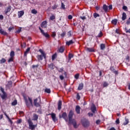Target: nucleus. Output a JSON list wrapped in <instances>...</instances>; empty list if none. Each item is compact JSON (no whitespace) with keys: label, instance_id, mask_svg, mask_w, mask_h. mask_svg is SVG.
Returning <instances> with one entry per match:
<instances>
[{"label":"nucleus","instance_id":"32","mask_svg":"<svg viewBox=\"0 0 130 130\" xmlns=\"http://www.w3.org/2000/svg\"><path fill=\"white\" fill-rule=\"evenodd\" d=\"M31 13L34 14V15H36V14H37V10H36V9H32L31 10Z\"/></svg>","mask_w":130,"mask_h":130},{"label":"nucleus","instance_id":"43","mask_svg":"<svg viewBox=\"0 0 130 130\" xmlns=\"http://www.w3.org/2000/svg\"><path fill=\"white\" fill-rule=\"evenodd\" d=\"M21 122H22V119H19L16 121V123H17L18 124L21 123Z\"/></svg>","mask_w":130,"mask_h":130},{"label":"nucleus","instance_id":"13","mask_svg":"<svg viewBox=\"0 0 130 130\" xmlns=\"http://www.w3.org/2000/svg\"><path fill=\"white\" fill-rule=\"evenodd\" d=\"M24 12L23 11H19L18 12V18H21V17H22L24 15Z\"/></svg>","mask_w":130,"mask_h":130},{"label":"nucleus","instance_id":"29","mask_svg":"<svg viewBox=\"0 0 130 130\" xmlns=\"http://www.w3.org/2000/svg\"><path fill=\"white\" fill-rule=\"evenodd\" d=\"M112 24L116 25L117 24V19H114L112 21Z\"/></svg>","mask_w":130,"mask_h":130},{"label":"nucleus","instance_id":"5","mask_svg":"<svg viewBox=\"0 0 130 130\" xmlns=\"http://www.w3.org/2000/svg\"><path fill=\"white\" fill-rule=\"evenodd\" d=\"M82 124L83 126L85 127H87V126H89L90 123L88 120L84 119L83 121H82Z\"/></svg>","mask_w":130,"mask_h":130},{"label":"nucleus","instance_id":"30","mask_svg":"<svg viewBox=\"0 0 130 130\" xmlns=\"http://www.w3.org/2000/svg\"><path fill=\"white\" fill-rule=\"evenodd\" d=\"M9 12H11V6H9L7 9V10L5 12L6 14H8V13H9Z\"/></svg>","mask_w":130,"mask_h":130},{"label":"nucleus","instance_id":"42","mask_svg":"<svg viewBox=\"0 0 130 130\" xmlns=\"http://www.w3.org/2000/svg\"><path fill=\"white\" fill-rule=\"evenodd\" d=\"M57 8V5H56V4L54 5L52 7V9L53 10H55V9H56Z\"/></svg>","mask_w":130,"mask_h":130},{"label":"nucleus","instance_id":"11","mask_svg":"<svg viewBox=\"0 0 130 130\" xmlns=\"http://www.w3.org/2000/svg\"><path fill=\"white\" fill-rule=\"evenodd\" d=\"M91 110L93 113H95V112H96V107L95 106V105H92Z\"/></svg>","mask_w":130,"mask_h":130},{"label":"nucleus","instance_id":"1","mask_svg":"<svg viewBox=\"0 0 130 130\" xmlns=\"http://www.w3.org/2000/svg\"><path fill=\"white\" fill-rule=\"evenodd\" d=\"M73 116H74V112L73 111H70L69 114V123H72L74 127L77 128L78 127V125H77V121L75 119H73Z\"/></svg>","mask_w":130,"mask_h":130},{"label":"nucleus","instance_id":"53","mask_svg":"<svg viewBox=\"0 0 130 130\" xmlns=\"http://www.w3.org/2000/svg\"><path fill=\"white\" fill-rule=\"evenodd\" d=\"M55 36H56V34L55 33V32H53L52 34V37L54 38Z\"/></svg>","mask_w":130,"mask_h":130},{"label":"nucleus","instance_id":"45","mask_svg":"<svg viewBox=\"0 0 130 130\" xmlns=\"http://www.w3.org/2000/svg\"><path fill=\"white\" fill-rule=\"evenodd\" d=\"M115 33L117 34H120V30H119L118 29H116Z\"/></svg>","mask_w":130,"mask_h":130},{"label":"nucleus","instance_id":"61","mask_svg":"<svg viewBox=\"0 0 130 130\" xmlns=\"http://www.w3.org/2000/svg\"><path fill=\"white\" fill-rule=\"evenodd\" d=\"M75 79H79V74H76L75 76Z\"/></svg>","mask_w":130,"mask_h":130},{"label":"nucleus","instance_id":"28","mask_svg":"<svg viewBox=\"0 0 130 130\" xmlns=\"http://www.w3.org/2000/svg\"><path fill=\"white\" fill-rule=\"evenodd\" d=\"M128 122H129L128 119L125 118V121L123 123V125H126V124H127L128 123Z\"/></svg>","mask_w":130,"mask_h":130},{"label":"nucleus","instance_id":"55","mask_svg":"<svg viewBox=\"0 0 130 130\" xmlns=\"http://www.w3.org/2000/svg\"><path fill=\"white\" fill-rule=\"evenodd\" d=\"M123 10H124L125 11H126L127 10V7L126 6H123L122 7Z\"/></svg>","mask_w":130,"mask_h":130},{"label":"nucleus","instance_id":"33","mask_svg":"<svg viewBox=\"0 0 130 130\" xmlns=\"http://www.w3.org/2000/svg\"><path fill=\"white\" fill-rule=\"evenodd\" d=\"M73 57H74V55L71 53H69V60H71V59L72 58H73Z\"/></svg>","mask_w":130,"mask_h":130},{"label":"nucleus","instance_id":"41","mask_svg":"<svg viewBox=\"0 0 130 130\" xmlns=\"http://www.w3.org/2000/svg\"><path fill=\"white\" fill-rule=\"evenodd\" d=\"M13 60H14V57H11L8 60V62H11V61H13Z\"/></svg>","mask_w":130,"mask_h":130},{"label":"nucleus","instance_id":"38","mask_svg":"<svg viewBox=\"0 0 130 130\" xmlns=\"http://www.w3.org/2000/svg\"><path fill=\"white\" fill-rule=\"evenodd\" d=\"M56 58V54H54L52 56V60H54Z\"/></svg>","mask_w":130,"mask_h":130},{"label":"nucleus","instance_id":"4","mask_svg":"<svg viewBox=\"0 0 130 130\" xmlns=\"http://www.w3.org/2000/svg\"><path fill=\"white\" fill-rule=\"evenodd\" d=\"M24 100L27 107H29L30 105H32V99H31L30 98H24Z\"/></svg>","mask_w":130,"mask_h":130},{"label":"nucleus","instance_id":"34","mask_svg":"<svg viewBox=\"0 0 130 130\" xmlns=\"http://www.w3.org/2000/svg\"><path fill=\"white\" fill-rule=\"evenodd\" d=\"M105 49V45L104 44H101V49L103 50V49Z\"/></svg>","mask_w":130,"mask_h":130},{"label":"nucleus","instance_id":"37","mask_svg":"<svg viewBox=\"0 0 130 130\" xmlns=\"http://www.w3.org/2000/svg\"><path fill=\"white\" fill-rule=\"evenodd\" d=\"M17 100H15L12 103V105H13V106H15V105H17Z\"/></svg>","mask_w":130,"mask_h":130},{"label":"nucleus","instance_id":"24","mask_svg":"<svg viewBox=\"0 0 130 130\" xmlns=\"http://www.w3.org/2000/svg\"><path fill=\"white\" fill-rule=\"evenodd\" d=\"M73 43H74V42H73V40H70L66 42V44L68 45V46H70V45H71V44H73Z\"/></svg>","mask_w":130,"mask_h":130},{"label":"nucleus","instance_id":"39","mask_svg":"<svg viewBox=\"0 0 130 130\" xmlns=\"http://www.w3.org/2000/svg\"><path fill=\"white\" fill-rule=\"evenodd\" d=\"M67 36H68V37H71L72 36V31H69L67 33Z\"/></svg>","mask_w":130,"mask_h":130},{"label":"nucleus","instance_id":"14","mask_svg":"<svg viewBox=\"0 0 130 130\" xmlns=\"http://www.w3.org/2000/svg\"><path fill=\"white\" fill-rule=\"evenodd\" d=\"M37 57L39 60H42V59H43V57H44V56H43V55H38L37 56Z\"/></svg>","mask_w":130,"mask_h":130},{"label":"nucleus","instance_id":"64","mask_svg":"<svg viewBox=\"0 0 130 130\" xmlns=\"http://www.w3.org/2000/svg\"><path fill=\"white\" fill-rule=\"evenodd\" d=\"M102 36V32H100V34L98 35V37H101Z\"/></svg>","mask_w":130,"mask_h":130},{"label":"nucleus","instance_id":"25","mask_svg":"<svg viewBox=\"0 0 130 130\" xmlns=\"http://www.w3.org/2000/svg\"><path fill=\"white\" fill-rule=\"evenodd\" d=\"M39 51L41 53L42 55H43V56H44V58H45V57H46L45 53H44V52L41 49H40Z\"/></svg>","mask_w":130,"mask_h":130},{"label":"nucleus","instance_id":"58","mask_svg":"<svg viewBox=\"0 0 130 130\" xmlns=\"http://www.w3.org/2000/svg\"><path fill=\"white\" fill-rule=\"evenodd\" d=\"M80 19H82V20H85L86 19V16H80Z\"/></svg>","mask_w":130,"mask_h":130},{"label":"nucleus","instance_id":"23","mask_svg":"<svg viewBox=\"0 0 130 130\" xmlns=\"http://www.w3.org/2000/svg\"><path fill=\"white\" fill-rule=\"evenodd\" d=\"M63 51H64V47H60V48H59V52L62 53V52H63Z\"/></svg>","mask_w":130,"mask_h":130},{"label":"nucleus","instance_id":"54","mask_svg":"<svg viewBox=\"0 0 130 130\" xmlns=\"http://www.w3.org/2000/svg\"><path fill=\"white\" fill-rule=\"evenodd\" d=\"M13 29H14V27H10L9 28L8 30H9V32H11V31H12V30H13Z\"/></svg>","mask_w":130,"mask_h":130},{"label":"nucleus","instance_id":"19","mask_svg":"<svg viewBox=\"0 0 130 130\" xmlns=\"http://www.w3.org/2000/svg\"><path fill=\"white\" fill-rule=\"evenodd\" d=\"M38 119V115L36 114H34L33 116L32 120H37Z\"/></svg>","mask_w":130,"mask_h":130},{"label":"nucleus","instance_id":"2","mask_svg":"<svg viewBox=\"0 0 130 130\" xmlns=\"http://www.w3.org/2000/svg\"><path fill=\"white\" fill-rule=\"evenodd\" d=\"M27 122L28 123V125H29V129H35L36 127H37V124L34 125L33 124V122H32V121L31 120V119H29L27 120Z\"/></svg>","mask_w":130,"mask_h":130},{"label":"nucleus","instance_id":"56","mask_svg":"<svg viewBox=\"0 0 130 130\" xmlns=\"http://www.w3.org/2000/svg\"><path fill=\"white\" fill-rule=\"evenodd\" d=\"M125 32L126 33H130V28L129 29L125 28Z\"/></svg>","mask_w":130,"mask_h":130},{"label":"nucleus","instance_id":"9","mask_svg":"<svg viewBox=\"0 0 130 130\" xmlns=\"http://www.w3.org/2000/svg\"><path fill=\"white\" fill-rule=\"evenodd\" d=\"M76 112L78 114H80V110H81V107H80L79 106H76V109H75Z\"/></svg>","mask_w":130,"mask_h":130},{"label":"nucleus","instance_id":"51","mask_svg":"<svg viewBox=\"0 0 130 130\" xmlns=\"http://www.w3.org/2000/svg\"><path fill=\"white\" fill-rule=\"evenodd\" d=\"M116 123L117 124H119L120 123V121H119V119H117L116 120Z\"/></svg>","mask_w":130,"mask_h":130},{"label":"nucleus","instance_id":"7","mask_svg":"<svg viewBox=\"0 0 130 130\" xmlns=\"http://www.w3.org/2000/svg\"><path fill=\"white\" fill-rule=\"evenodd\" d=\"M4 114L6 116L7 118L8 119L9 122H10V124L12 125L13 124V121L10 118V117L8 116V114H7V113L5 112H3Z\"/></svg>","mask_w":130,"mask_h":130},{"label":"nucleus","instance_id":"52","mask_svg":"<svg viewBox=\"0 0 130 130\" xmlns=\"http://www.w3.org/2000/svg\"><path fill=\"white\" fill-rule=\"evenodd\" d=\"M68 19L69 20H72V19H73V16L70 15L68 16Z\"/></svg>","mask_w":130,"mask_h":130},{"label":"nucleus","instance_id":"27","mask_svg":"<svg viewBox=\"0 0 130 130\" xmlns=\"http://www.w3.org/2000/svg\"><path fill=\"white\" fill-rule=\"evenodd\" d=\"M3 94L1 95V98L2 99H6V98L7 97V95L6 94V92H3Z\"/></svg>","mask_w":130,"mask_h":130},{"label":"nucleus","instance_id":"50","mask_svg":"<svg viewBox=\"0 0 130 130\" xmlns=\"http://www.w3.org/2000/svg\"><path fill=\"white\" fill-rule=\"evenodd\" d=\"M61 7L62 9H66L64 4H63L62 3H61Z\"/></svg>","mask_w":130,"mask_h":130},{"label":"nucleus","instance_id":"35","mask_svg":"<svg viewBox=\"0 0 130 130\" xmlns=\"http://www.w3.org/2000/svg\"><path fill=\"white\" fill-rule=\"evenodd\" d=\"M10 56L11 57H14V56H15V52L13 51H11L10 53Z\"/></svg>","mask_w":130,"mask_h":130},{"label":"nucleus","instance_id":"46","mask_svg":"<svg viewBox=\"0 0 130 130\" xmlns=\"http://www.w3.org/2000/svg\"><path fill=\"white\" fill-rule=\"evenodd\" d=\"M6 62V59L5 58H2V60H1V63H4Z\"/></svg>","mask_w":130,"mask_h":130},{"label":"nucleus","instance_id":"8","mask_svg":"<svg viewBox=\"0 0 130 130\" xmlns=\"http://www.w3.org/2000/svg\"><path fill=\"white\" fill-rule=\"evenodd\" d=\"M42 28H46L47 27V21H44L41 24Z\"/></svg>","mask_w":130,"mask_h":130},{"label":"nucleus","instance_id":"36","mask_svg":"<svg viewBox=\"0 0 130 130\" xmlns=\"http://www.w3.org/2000/svg\"><path fill=\"white\" fill-rule=\"evenodd\" d=\"M103 87H108V83H107V82H104L103 83Z\"/></svg>","mask_w":130,"mask_h":130},{"label":"nucleus","instance_id":"49","mask_svg":"<svg viewBox=\"0 0 130 130\" xmlns=\"http://www.w3.org/2000/svg\"><path fill=\"white\" fill-rule=\"evenodd\" d=\"M59 78L61 81H62V80H63V79H64V77H63V76H62V75H60Z\"/></svg>","mask_w":130,"mask_h":130},{"label":"nucleus","instance_id":"20","mask_svg":"<svg viewBox=\"0 0 130 130\" xmlns=\"http://www.w3.org/2000/svg\"><path fill=\"white\" fill-rule=\"evenodd\" d=\"M84 87V84L80 83L78 86V90H82Z\"/></svg>","mask_w":130,"mask_h":130},{"label":"nucleus","instance_id":"63","mask_svg":"<svg viewBox=\"0 0 130 130\" xmlns=\"http://www.w3.org/2000/svg\"><path fill=\"white\" fill-rule=\"evenodd\" d=\"M96 124H99L100 123V120H97L96 121Z\"/></svg>","mask_w":130,"mask_h":130},{"label":"nucleus","instance_id":"16","mask_svg":"<svg viewBox=\"0 0 130 130\" xmlns=\"http://www.w3.org/2000/svg\"><path fill=\"white\" fill-rule=\"evenodd\" d=\"M126 19V14L124 12L122 13V20L124 21Z\"/></svg>","mask_w":130,"mask_h":130},{"label":"nucleus","instance_id":"48","mask_svg":"<svg viewBox=\"0 0 130 130\" xmlns=\"http://www.w3.org/2000/svg\"><path fill=\"white\" fill-rule=\"evenodd\" d=\"M80 99H81V96H80V94H79V93H77V99L78 100H80Z\"/></svg>","mask_w":130,"mask_h":130},{"label":"nucleus","instance_id":"10","mask_svg":"<svg viewBox=\"0 0 130 130\" xmlns=\"http://www.w3.org/2000/svg\"><path fill=\"white\" fill-rule=\"evenodd\" d=\"M51 115V117L53 119V121L55 122L56 121V116L55 113H52L50 114Z\"/></svg>","mask_w":130,"mask_h":130},{"label":"nucleus","instance_id":"3","mask_svg":"<svg viewBox=\"0 0 130 130\" xmlns=\"http://www.w3.org/2000/svg\"><path fill=\"white\" fill-rule=\"evenodd\" d=\"M34 105L36 107H40L41 105V98L40 97H39L34 100Z\"/></svg>","mask_w":130,"mask_h":130},{"label":"nucleus","instance_id":"59","mask_svg":"<svg viewBox=\"0 0 130 130\" xmlns=\"http://www.w3.org/2000/svg\"><path fill=\"white\" fill-rule=\"evenodd\" d=\"M126 60H128V61H129V56L127 55L126 57Z\"/></svg>","mask_w":130,"mask_h":130},{"label":"nucleus","instance_id":"62","mask_svg":"<svg viewBox=\"0 0 130 130\" xmlns=\"http://www.w3.org/2000/svg\"><path fill=\"white\" fill-rule=\"evenodd\" d=\"M35 68H38V65H33L32 69H35Z\"/></svg>","mask_w":130,"mask_h":130},{"label":"nucleus","instance_id":"60","mask_svg":"<svg viewBox=\"0 0 130 130\" xmlns=\"http://www.w3.org/2000/svg\"><path fill=\"white\" fill-rule=\"evenodd\" d=\"M0 20H4V15H0Z\"/></svg>","mask_w":130,"mask_h":130},{"label":"nucleus","instance_id":"47","mask_svg":"<svg viewBox=\"0 0 130 130\" xmlns=\"http://www.w3.org/2000/svg\"><path fill=\"white\" fill-rule=\"evenodd\" d=\"M21 31H22V28H19L16 31V33H20Z\"/></svg>","mask_w":130,"mask_h":130},{"label":"nucleus","instance_id":"57","mask_svg":"<svg viewBox=\"0 0 130 130\" xmlns=\"http://www.w3.org/2000/svg\"><path fill=\"white\" fill-rule=\"evenodd\" d=\"M61 37H63L64 36H66V32H63L61 34Z\"/></svg>","mask_w":130,"mask_h":130},{"label":"nucleus","instance_id":"15","mask_svg":"<svg viewBox=\"0 0 130 130\" xmlns=\"http://www.w3.org/2000/svg\"><path fill=\"white\" fill-rule=\"evenodd\" d=\"M58 110H60L61 109V101H58Z\"/></svg>","mask_w":130,"mask_h":130},{"label":"nucleus","instance_id":"18","mask_svg":"<svg viewBox=\"0 0 130 130\" xmlns=\"http://www.w3.org/2000/svg\"><path fill=\"white\" fill-rule=\"evenodd\" d=\"M86 50L89 52H94V50L93 48H87Z\"/></svg>","mask_w":130,"mask_h":130},{"label":"nucleus","instance_id":"22","mask_svg":"<svg viewBox=\"0 0 130 130\" xmlns=\"http://www.w3.org/2000/svg\"><path fill=\"white\" fill-rule=\"evenodd\" d=\"M103 9L104 11H105V12H107V11L108 10V7H107V6H106V5H104L103 6Z\"/></svg>","mask_w":130,"mask_h":130},{"label":"nucleus","instance_id":"21","mask_svg":"<svg viewBox=\"0 0 130 130\" xmlns=\"http://www.w3.org/2000/svg\"><path fill=\"white\" fill-rule=\"evenodd\" d=\"M29 51H30V48H28L26 50L25 52H24V56H27V54H28V53Z\"/></svg>","mask_w":130,"mask_h":130},{"label":"nucleus","instance_id":"26","mask_svg":"<svg viewBox=\"0 0 130 130\" xmlns=\"http://www.w3.org/2000/svg\"><path fill=\"white\" fill-rule=\"evenodd\" d=\"M45 92L46 93H48V94H50V93L51 92V91L50 90V89H49V88H46L45 89Z\"/></svg>","mask_w":130,"mask_h":130},{"label":"nucleus","instance_id":"17","mask_svg":"<svg viewBox=\"0 0 130 130\" xmlns=\"http://www.w3.org/2000/svg\"><path fill=\"white\" fill-rule=\"evenodd\" d=\"M0 33L1 34H2V35H7L8 34L7 33V32H6L5 30H4L2 29H0Z\"/></svg>","mask_w":130,"mask_h":130},{"label":"nucleus","instance_id":"12","mask_svg":"<svg viewBox=\"0 0 130 130\" xmlns=\"http://www.w3.org/2000/svg\"><path fill=\"white\" fill-rule=\"evenodd\" d=\"M62 117H63V118H64V119L66 120V122H68V119H67V113H66V112L63 113L62 114Z\"/></svg>","mask_w":130,"mask_h":130},{"label":"nucleus","instance_id":"40","mask_svg":"<svg viewBox=\"0 0 130 130\" xmlns=\"http://www.w3.org/2000/svg\"><path fill=\"white\" fill-rule=\"evenodd\" d=\"M48 67L50 68V69L53 70V63H51L50 64L48 65Z\"/></svg>","mask_w":130,"mask_h":130},{"label":"nucleus","instance_id":"31","mask_svg":"<svg viewBox=\"0 0 130 130\" xmlns=\"http://www.w3.org/2000/svg\"><path fill=\"white\" fill-rule=\"evenodd\" d=\"M93 17L94 18H95V19H96V18H97L98 17H100V15H99V14H98L97 13H94L93 14Z\"/></svg>","mask_w":130,"mask_h":130},{"label":"nucleus","instance_id":"44","mask_svg":"<svg viewBox=\"0 0 130 130\" xmlns=\"http://www.w3.org/2000/svg\"><path fill=\"white\" fill-rule=\"evenodd\" d=\"M50 20H54L55 19V16L54 15H52L50 17Z\"/></svg>","mask_w":130,"mask_h":130},{"label":"nucleus","instance_id":"6","mask_svg":"<svg viewBox=\"0 0 130 130\" xmlns=\"http://www.w3.org/2000/svg\"><path fill=\"white\" fill-rule=\"evenodd\" d=\"M39 30H40L41 32L42 33V34L45 36V37H46V38H49V35L47 34V33H45L44 32V30H43V29H41V27H39Z\"/></svg>","mask_w":130,"mask_h":130}]
</instances>
